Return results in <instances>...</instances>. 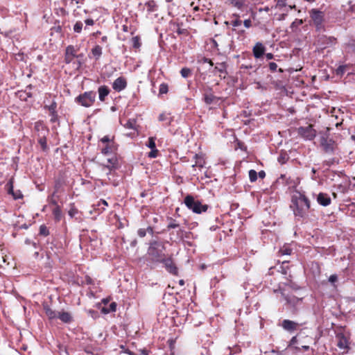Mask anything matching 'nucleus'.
Wrapping results in <instances>:
<instances>
[{
	"label": "nucleus",
	"mask_w": 355,
	"mask_h": 355,
	"mask_svg": "<svg viewBox=\"0 0 355 355\" xmlns=\"http://www.w3.org/2000/svg\"><path fill=\"white\" fill-rule=\"evenodd\" d=\"M77 50L75 49L73 46H68L66 48L65 52V61L67 63H70L75 57L77 58L81 59L83 58V54L76 55ZM81 65L80 60H78V67Z\"/></svg>",
	"instance_id": "obj_5"
},
{
	"label": "nucleus",
	"mask_w": 355,
	"mask_h": 355,
	"mask_svg": "<svg viewBox=\"0 0 355 355\" xmlns=\"http://www.w3.org/2000/svg\"><path fill=\"white\" fill-rule=\"evenodd\" d=\"M40 232L43 235H47L49 234L48 230L44 225L40 226Z\"/></svg>",
	"instance_id": "obj_42"
},
{
	"label": "nucleus",
	"mask_w": 355,
	"mask_h": 355,
	"mask_svg": "<svg viewBox=\"0 0 355 355\" xmlns=\"http://www.w3.org/2000/svg\"><path fill=\"white\" fill-rule=\"evenodd\" d=\"M101 205H103L104 207L101 208V211H103L105 209V207H107L108 204L105 200H101L100 202H98L97 205L98 207H100Z\"/></svg>",
	"instance_id": "obj_40"
},
{
	"label": "nucleus",
	"mask_w": 355,
	"mask_h": 355,
	"mask_svg": "<svg viewBox=\"0 0 355 355\" xmlns=\"http://www.w3.org/2000/svg\"><path fill=\"white\" fill-rule=\"evenodd\" d=\"M96 99V93L94 92H87L76 97V101L82 106L89 107L94 103Z\"/></svg>",
	"instance_id": "obj_4"
},
{
	"label": "nucleus",
	"mask_w": 355,
	"mask_h": 355,
	"mask_svg": "<svg viewBox=\"0 0 355 355\" xmlns=\"http://www.w3.org/2000/svg\"><path fill=\"white\" fill-rule=\"evenodd\" d=\"M311 13V17L314 22L315 25L317 27H319L321 26L323 19H324V15L323 12L315 9H312L310 12Z\"/></svg>",
	"instance_id": "obj_9"
},
{
	"label": "nucleus",
	"mask_w": 355,
	"mask_h": 355,
	"mask_svg": "<svg viewBox=\"0 0 355 355\" xmlns=\"http://www.w3.org/2000/svg\"><path fill=\"white\" fill-rule=\"evenodd\" d=\"M145 6L147 8L148 12H153L156 10L157 5L154 1H149L145 3Z\"/></svg>",
	"instance_id": "obj_23"
},
{
	"label": "nucleus",
	"mask_w": 355,
	"mask_h": 355,
	"mask_svg": "<svg viewBox=\"0 0 355 355\" xmlns=\"http://www.w3.org/2000/svg\"><path fill=\"white\" fill-rule=\"evenodd\" d=\"M185 205L194 213L201 214L207 210V205H202L200 201L195 200L193 196L188 195L184 198Z\"/></svg>",
	"instance_id": "obj_2"
},
{
	"label": "nucleus",
	"mask_w": 355,
	"mask_h": 355,
	"mask_svg": "<svg viewBox=\"0 0 355 355\" xmlns=\"http://www.w3.org/2000/svg\"><path fill=\"white\" fill-rule=\"evenodd\" d=\"M126 86L127 82L123 77L117 78L112 84V88L117 92L122 91L126 87Z\"/></svg>",
	"instance_id": "obj_10"
},
{
	"label": "nucleus",
	"mask_w": 355,
	"mask_h": 355,
	"mask_svg": "<svg viewBox=\"0 0 355 355\" xmlns=\"http://www.w3.org/2000/svg\"><path fill=\"white\" fill-rule=\"evenodd\" d=\"M116 164V159L113 155L111 157L107 158V162L103 164L104 168L109 170V173L110 172L111 169L114 167V166Z\"/></svg>",
	"instance_id": "obj_16"
},
{
	"label": "nucleus",
	"mask_w": 355,
	"mask_h": 355,
	"mask_svg": "<svg viewBox=\"0 0 355 355\" xmlns=\"http://www.w3.org/2000/svg\"><path fill=\"white\" fill-rule=\"evenodd\" d=\"M320 144L327 153H332L336 147L335 142L332 139L324 137L321 138Z\"/></svg>",
	"instance_id": "obj_7"
},
{
	"label": "nucleus",
	"mask_w": 355,
	"mask_h": 355,
	"mask_svg": "<svg viewBox=\"0 0 355 355\" xmlns=\"http://www.w3.org/2000/svg\"><path fill=\"white\" fill-rule=\"evenodd\" d=\"M155 140V139L154 137H150L148 139V141L146 145L149 148H150V149L156 148Z\"/></svg>",
	"instance_id": "obj_32"
},
{
	"label": "nucleus",
	"mask_w": 355,
	"mask_h": 355,
	"mask_svg": "<svg viewBox=\"0 0 355 355\" xmlns=\"http://www.w3.org/2000/svg\"><path fill=\"white\" fill-rule=\"evenodd\" d=\"M291 208L296 217L304 218L308 214L310 201L303 193L295 191L292 196Z\"/></svg>",
	"instance_id": "obj_1"
},
{
	"label": "nucleus",
	"mask_w": 355,
	"mask_h": 355,
	"mask_svg": "<svg viewBox=\"0 0 355 355\" xmlns=\"http://www.w3.org/2000/svg\"><path fill=\"white\" fill-rule=\"evenodd\" d=\"M138 234H139V235L140 236H141V237H143V236H144L146 235V232H145V231H144V230H139L138 231Z\"/></svg>",
	"instance_id": "obj_51"
},
{
	"label": "nucleus",
	"mask_w": 355,
	"mask_h": 355,
	"mask_svg": "<svg viewBox=\"0 0 355 355\" xmlns=\"http://www.w3.org/2000/svg\"><path fill=\"white\" fill-rule=\"evenodd\" d=\"M83 24L80 21H78L73 26V31L77 33H81L83 30Z\"/></svg>",
	"instance_id": "obj_28"
},
{
	"label": "nucleus",
	"mask_w": 355,
	"mask_h": 355,
	"mask_svg": "<svg viewBox=\"0 0 355 355\" xmlns=\"http://www.w3.org/2000/svg\"><path fill=\"white\" fill-rule=\"evenodd\" d=\"M266 48L261 42H257L253 47V55L256 58H261L265 53Z\"/></svg>",
	"instance_id": "obj_15"
},
{
	"label": "nucleus",
	"mask_w": 355,
	"mask_h": 355,
	"mask_svg": "<svg viewBox=\"0 0 355 355\" xmlns=\"http://www.w3.org/2000/svg\"><path fill=\"white\" fill-rule=\"evenodd\" d=\"M133 40H134V41H135L134 46H137V41H138L137 37H134V38H133Z\"/></svg>",
	"instance_id": "obj_57"
},
{
	"label": "nucleus",
	"mask_w": 355,
	"mask_h": 355,
	"mask_svg": "<svg viewBox=\"0 0 355 355\" xmlns=\"http://www.w3.org/2000/svg\"><path fill=\"white\" fill-rule=\"evenodd\" d=\"M195 158L196 159V164H193L192 166L195 167V166H198L200 168L203 167V166L205 164V161L203 160L202 157L201 155L196 154L195 155Z\"/></svg>",
	"instance_id": "obj_27"
},
{
	"label": "nucleus",
	"mask_w": 355,
	"mask_h": 355,
	"mask_svg": "<svg viewBox=\"0 0 355 355\" xmlns=\"http://www.w3.org/2000/svg\"><path fill=\"white\" fill-rule=\"evenodd\" d=\"M44 311H45V313L46 314V315L48 316V318L49 319H53V318H57L58 313H56L55 311H53L49 306H48L47 305H45L44 306Z\"/></svg>",
	"instance_id": "obj_19"
},
{
	"label": "nucleus",
	"mask_w": 355,
	"mask_h": 355,
	"mask_svg": "<svg viewBox=\"0 0 355 355\" xmlns=\"http://www.w3.org/2000/svg\"><path fill=\"white\" fill-rule=\"evenodd\" d=\"M269 68L272 71H275L277 69V64L275 62H270Z\"/></svg>",
	"instance_id": "obj_44"
},
{
	"label": "nucleus",
	"mask_w": 355,
	"mask_h": 355,
	"mask_svg": "<svg viewBox=\"0 0 355 355\" xmlns=\"http://www.w3.org/2000/svg\"><path fill=\"white\" fill-rule=\"evenodd\" d=\"M162 262L164 264L166 269L170 273L173 275L178 274V268L171 258L164 259Z\"/></svg>",
	"instance_id": "obj_11"
},
{
	"label": "nucleus",
	"mask_w": 355,
	"mask_h": 355,
	"mask_svg": "<svg viewBox=\"0 0 355 355\" xmlns=\"http://www.w3.org/2000/svg\"><path fill=\"white\" fill-rule=\"evenodd\" d=\"M53 214L56 220L59 221L62 217V211L59 206H56L53 210Z\"/></svg>",
	"instance_id": "obj_25"
},
{
	"label": "nucleus",
	"mask_w": 355,
	"mask_h": 355,
	"mask_svg": "<svg viewBox=\"0 0 355 355\" xmlns=\"http://www.w3.org/2000/svg\"><path fill=\"white\" fill-rule=\"evenodd\" d=\"M303 347H304L305 349H307L309 348V347H308V346H304Z\"/></svg>",
	"instance_id": "obj_63"
},
{
	"label": "nucleus",
	"mask_w": 355,
	"mask_h": 355,
	"mask_svg": "<svg viewBox=\"0 0 355 355\" xmlns=\"http://www.w3.org/2000/svg\"><path fill=\"white\" fill-rule=\"evenodd\" d=\"M92 55L96 58V60H98L102 55V48L99 45H96L92 49Z\"/></svg>",
	"instance_id": "obj_20"
},
{
	"label": "nucleus",
	"mask_w": 355,
	"mask_h": 355,
	"mask_svg": "<svg viewBox=\"0 0 355 355\" xmlns=\"http://www.w3.org/2000/svg\"><path fill=\"white\" fill-rule=\"evenodd\" d=\"M245 4V0H236L235 1V6L239 8H241Z\"/></svg>",
	"instance_id": "obj_41"
},
{
	"label": "nucleus",
	"mask_w": 355,
	"mask_h": 355,
	"mask_svg": "<svg viewBox=\"0 0 355 355\" xmlns=\"http://www.w3.org/2000/svg\"><path fill=\"white\" fill-rule=\"evenodd\" d=\"M231 23L232 25L236 28L241 26L242 21L239 18H236V19L232 20Z\"/></svg>",
	"instance_id": "obj_37"
},
{
	"label": "nucleus",
	"mask_w": 355,
	"mask_h": 355,
	"mask_svg": "<svg viewBox=\"0 0 355 355\" xmlns=\"http://www.w3.org/2000/svg\"><path fill=\"white\" fill-rule=\"evenodd\" d=\"M101 40H102L103 42H105L107 41V37L106 36H103L101 38Z\"/></svg>",
	"instance_id": "obj_58"
},
{
	"label": "nucleus",
	"mask_w": 355,
	"mask_h": 355,
	"mask_svg": "<svg viewBox=\"0 0 355 355\" xmlns=\"http://www.w3.org/2000/svg\"><path fill=\"white\" fill-rule=\"evenodd\" d=\"M217 98L212 94L211 93H209V94H205L204 95V100H205V102L206 103V104L207 105H210L212 103L214 102V101Z\"/></svg>",
	"instance_id": "obj_21"
},
{
	"label": "nucleus",
	"mask_w": 355,
	"mask_h": 355,
	"mask_svg": "<svg viewBox=\"0 0 355 355\" xmlns=\"http://www.w3.org/2000/svg\"><path fill=\"white\" fill-rule=\"evenodd\" d=\"M51 203H52V204H53V205H55V207H56V206H58V205L57 202H56L55 200L51 199Z\"/></svg>",
	"instance_id": "obj_56"
},
{
	"label": "nucleus",
	"mask_w": 355,
	"mask_h": 355,
	"mask_svg": "<svg viewBox=\"0 0 355 355\" xmlns=\"http://www.w3.org/2000/svg\"><path fill=\"white\" fill-rule=\"evenodd\" d=\"M298 326L297 322L289 320H284L282 323V327L288 331L296 330Z\"/></svg>",
	"instance_id": "obj_12"
},
{
	"label": "nucleus",
	"mask_w": 355,
	"mask_h": 355,
	"mask_svg": "<svg viewBox=\"0 0 355 355\" xmlns=\"http://www.w3.org/2000/svg\"><path fill=\"white\" fill-rule=\"evenodd\" d=\"M69 215L73 218L78 214V209L75 207L74 205H71L69 210L68 211Z\"/></svg>",
	"instance_id": "obj_31"
},
{
	"label": "nucleus",
	"mask_w": 355,
	"mask_h": 355,
	"mask_svg": "<svg viewBox=\"0 0 355 355\" xmlns=\"http://www.w3.org/2000/svg\"><path fill=\"white\" fill-rule=\"evenodd\" d=\"M345 66H340L337 69V74H343L345 72Z\"/></svg>",
	"instance_id": "obj_47"
},
{
	"label": "nucleus",
	"mask_w": 355,
	"mask_h": 355,
	"mask_svg": "<svg viewBox=\"0 0 355 355\" xmlns=\"http://www.w3.org/2000/svg\"><path fill=\"white\" fill-rule=\"evenodd\" d=\"M109 89L106 86H101L98 88V96L101 101L105 100V98L109 94Z\"/></svg>",
	"instance_id": "obj_17"
},
{
	"label": "nucleus",
	"mask_w": 355,
	"mask_h": 355,
	"mask_svg": "<svg viewBox=\"0 0 355 355\" xmlns=\"http://www.w3.org/2000/svg\"><path fill=\"white\" fill-rule=\"evenodd\" d=\"M245 28H250L252 26V21L250 19H245L243 21Z\"/></svg>",
	"instance_id": "obj_46"
},
{
	"label": "nucleus",
	"mask_w": 355,
	"mask_h": 355,
	"mask_svg": "<svg viewBox=\"0 0 355 355\" xmlns=\"http://www.w3.org/2000/svg\"><path fill=\"white\" fill-rule=\"evenodd\" d=\"M163 250L164 246L160 243H156L150 247L148 253L153 261L162 262L165 259Z\"/></svg>",
	"instance_id": "obj_3"
},
{
	"label": "nucleus",
	"mask_w": 355,
	"mask_h": 355,
	"mask_svg": "<svg viewBox=\"0 0 355 355\" xmlns=\"http://www.w3.org/2000/svg\"><path fill=\"white\" fill-rule=\"evenodd\" d=\"M179 226V225L175 222H171L168 225V229H173V228H176Z\"/></svg>",
	"instance_id": "obj_45"
},
{
	"label": "nucleus",
	"mask_w": 355,
	"mask_h": 355,
	"mask_svg": "<svg viewBox=\"0 0 355 355\" xmlns=\"http://www.w3.org/2000/svg\"><path fill=\"white\" fill-rule=\"evenodd\" d=\"M117 149L116 145L114 142L105 144V146L102 148L101 153L103 155H108L114 154Z\"/></svg>",
	"instance_id": "obj_13"
},
{
	"label": "nucleus",
	"mask_w": 355,
	"mask_h": 355,
	"mask_svg": "<svg viewBox=\"0 0 355 355\" xmlns=\"http://www.w3.org/2000/svg\"><path fill=\"white\" fill-rule=\"evenodd\" d=\"M159 121L165 120V115L164 114H160L159 116Z\"/></svg>",
	"instance_id": "obj_54"
},
{
	"label": "nucleus",
	"mask_w": 355,
	"mask_h": 355,
	"mask_svg": "<svg viewBox=\"0 0 355 355\" xmlns=\"http://www.w3.org/2000/svg\"><path fill=\"white\" fill-rule=\"evenodd\" d=\"M159 92L160 94H166L168 92V85L164 83L161 84Z\"/></svg>",
	"instance_id": "obj_35"
},
{
	"label": "nucleus",
	"mask_w": 355,
	"mask_h": 355,
	"mask_svg": "<svg viewBox=\"0 0 355 355\" xmlns=\"http://www.w3.org/2000/svg\"><path fill=\"white\" fill-rule=\"evenodd\" d=\"M180 74L184 78H188L191 75V70L189 68L184 67L181 69Z\"/></svg>",
	"instance_id": "obj_29"
},
{
	"label": "nucleus",
	"mask_w": 355,
	"mask_h": 355,
	"mask_svg": "<svg viewBox=\"0 0 355 355\" xmlns=\"http://www.w3.org/2000/svg\"><path fill=\"white\" fill-rule=\"evenodd\" d=\"M297 341V338L295 336L293 337L290 341V345H294Z\"/></svg>",
	"instance_id": "obj_53"
},
{
	"label": "nucleus",
	"mask_w": 355,
	"mask_h": 355,
	"mask_svg": "<svg viewBox=\"0 0 355 355\" xmlns=\"http://www.w3.org/2000/svg\"><path fill=\"white\" fill-rule=\"evenodd\" d=\"M8 185H9L8 193H11L15 199H18L21 197V195H20V194L17 195L13 193V188H12V185L11 183H9Z\"/></svg>",
	"instance_id": "obj_34"
},
{
	"label": "nucleus",
	"mask_w": 355,
	"mask_h": 355,
	"mask_svg": "<svg viewBox=\"0 0 355 355\" xmlns=\"http://www.w3.org/2000/svg\"><path fill=\"white\" fill-rule=\"evenodd\" d=\"M101 141L104 144H110L111 142H114L113 141V137L111 138L110 137V136H105L103 137L101 139Z\"/></svg>",
	"instance_id": "obj_33"
},
{
	"label": "nucleus",
	"mask_w": 355,
	"mask_h": 355,
	"mask_svg": "<svg viewBox=\"0 0 355 355\" xmlns=\"http://www.w3.org/2000/svg\"><path fill=\"white\" fill-rule=\"evenodd\" d=\"M337 280H338V276L336 275H331L329 277V282H331V284L335 283Z\"/></svg>",
	"instance_id": "obj_43"
},
{
	"label": "nucleus",
	"mask_w": 355,
	"mask_h": 355,
	"mask_svg": "<svg viewBox=\"0 0 355 355\" xmlns=\"http://www.w3.org/2000/svg\"><path fill=\"white\" fill-rule=\"evenodd\" d=\"M204 62H209V64H210L211 66H212V65H213V62H211V60H208L207 58H205V59H204Z\"/></svg>",
	"instance_id": "obj_55"
},
{
	"label": "nucleus",
	"mask_w": 355,
	"mask_h": 355,
	"mask_svg": "<svg viewBox=\"0 0 355 355\" xmlns=\"http://www.w3.org/2000/svg\"><path fill=\"white\" fill-rule=\"evenodd\" d=\"M172 0H166L167 2H171Z\"/></svg>",
	"instance_id": "obj_64"
},
{
	"label": "nucleus",
	"mask_w": 355,
	"mask_h": 355,
	"mask_svg": "<svg viewBox=\"0 0 355 355\" xmlns=\"http://www.w3.org/2000/svg\"><path fill=\"white\" fill-rule=\"evenodd\" d=\"M179 283L181 286H183L184 284V280H180Z\"/></svg>",
	"instance_id": "obj_59"
},
{
	"label": "nucleus",
	"mask_w": 355,
	"mask_h": 355,
	"mask_svg": "<svg viewBox=\"0 0 355 355\" xmlns=\"http://www.w3.org/2000/svg\"><path fill=\"white\" fill-rule=\"evenodd\" d=\"M277 6H284V3L283 1H281V3H278Z\"/></svg>",
	"instance_id": "obj_60"
},
{
	"label": "nucleus",
	"mask_w": 355,
	"mask_h": 355,
	"mask_svg": "<svg viewBox=\"0 0 355 355\" xmlns=\"http://www.w3.org/2000/svg\"><path fill=\"white\" fill-rule=\"evenodd\" d=\"M57 318L64 322H70L71 321V316L68 312H58Z\"/></svg>",
	"instance_id": "obj_18"
},
{
	"label": "nucleus",
	"mask_w": 355,
	"mask_h": 355,
	"mask_svg": "<svg viewBox=\"0 0 355 355\" xmlns=\"http://www.w3.org/2000/svg\"><path fill=\"white\" fill-rule=\"evenodd\" d=\"M266 58L268 59V60H271L273 58V55L271 53H266Z\"/></svg>",
	"instance_id": "obj_52"
},
{
	"label": "nucleus",
	"mask_w": 355,
	"mask_h": 355,
	"mask_svg": "<svg viewBox=\"0 0 355 355\" xmlns=\"http://www.w3.org/2000/svg\"><path fill=\"white\" fill-rule=\"evenodd\" d=\"M338 341L337 345L340 349L347 350L349 349V337L344 333H338L336 335Z\"/></svg>",
	"instance_id": "obj_8"
},
{
	"label": "nucleus",
	"mask_w": 355,
	"mask_h": 355,
	"mask_svg": "<svg viewBox=\"0 0 355 355\" xmlns=\"http://www.w3.org/2000/svg\"><path fill=\"white\" fill-rule=\"evenodd\" d=\"M259 176L260 178H262V179L264 178L265 176H266L265 172L263 171H259Z\"/></svg>",
	"instance_id": "obj_50"
},
{
	"label": "nucleus",
	"mask_w": 355,
	"mask_h": 355,
	"mask_svg": "<svg viewBox=\"0 0 355 355\" xmlns=\"http://www.w3.org/2000/svg\"><path fill=\"white\" fill-rule=\"evenodd\" d=\"M158 150L156 148L151 149V151L148 153V157L155 158L157 156Z\"/></svg>",
	"instance_id": "obj_39"
},
{
	"label": "nucleus",
	"mask_w": 355,
	"mask_h": 355,
	"mask_svg": "<svg viewBox=\"0 0 355 355\" xmlns=\"http://www.w3.org/2000/svg\"><path fill=\"white\" fill-rule=\"evenodd\" d=\"M214 73L215 74L219 73L220 76H222L223 75V78H225L226 72H225V69L224 65L220 64V67H218V66L215 67Z\"/></svg>",
	"instance_id": "obj_22"
},
{
	"label": "nucleus",
	"mask_w": 355,
	"mask_h": 355,
	"mask_svg": "<svg viewBox=\"0 0 355 355\" xmlns=\"http://www.w3.org/2000/svg\"><path fill=\"white\" fill-rule=\"evenodd\" d=\"M299 134L306 139L311 140L315 138L316 131L309 125L306 127H300L298 129Z\"/></svg>",
	"instance_id": "obj_6"
},
{
	"label": "nucleus",
	"mask_w": 355,
	"mask_h": 355,
	"mask_svg": "<svg viewBox=\"0 0 355 355\" xmlns=\"http://www.w3.org/2000/svg\"><path fill=\"white\" fill-rule=\"evenodd\" d=\"M281 252L282 254H291V250L290 249H284V250H281Z\"/></svg>",
	"instance_id": "obj_49"
},
{
	"label": "nucleus",
	"mask_w": 355,
	"mask_h": 355,
	"mask_svg": "<svg viewBox=\"0 0 355 355\" xmlns=\"http://www.w3.org/2000/svg\"><path fill=\"white\" fill-rule=\"evenodd\" d=\"M85 23L86 26H93L94 24V21L92 19H87L85 21Z\"/></svg>",
	"instance_id": "obj_48"
},
{
	"label": "nucleus",
	"mask_w": 355,
	"mask_h": 355,
	"mask_svg": "<svg viewBox=\"0 0 355 355\" xmlns=\"http://www.w3.org/2000/svg\"><path fill=\"white\" fill-rule=\"evenodd\" d=\"M116 304L115 302H112L110 304L109 307L107 308H105V307H103L102 309V312L105 314H107V313H109L110 312H114L116 311Z\"/></svg>",
	"instance_id": "obj_24"
},
{
	"label": "nucleus",
	"mask_w": 355,
	"mask_h": 355,
	"mask_svg": "<svg viewBox=\"0 0 355 355\" xmlns=\"http://www.w3.org/2000/svg\"><path fill=\"white\" fill-rule=\"evenodd\" d=\"M249 178L252 182L256 181L257 179V173L254 170H250L249 171Z\"/></svg>",
	"instance_id": "obj_30"
},
{
	"label": "nucleus",
	"mask_w": 355,
	"mask_h": 355,
	"mask_svg": "<svg viewBox=\"0 0 355 355\" xmlns=\"http://www.w3.org/2000/svg\"><path fill=\"white\" fill-rule=\"evenodd\" d=\"M124 127L128 129H134L135 128V122L132 121H128L124 125Z\"/></svg>",
	"instance_id": "obj_36"
},
{
	"label": "nucleus",
	"mask_w": 355,
	"mask_h": 355,
	"mask_svg": "<svg viewBox=\"0 0 355 355\" xmlns=\"http://www.w3.org/2000/svg\"><path fill=\"white\" fill-rule=\"evenodd\" d=\"M56 107H57V105L55 102H53L49 107H48V109L51 113V114L52 115V119H51V121H54L55 120V116H56Z\"/></svg>",
	"instance_id": "obj_26"
},
{
	"label": "nucleus",
	"mask_w": 355,
	"mask_h": 355,
	"mask_svg": "<svg viewBox=\"0 0 355 355\" xmlns=\"http://www.w3.org/2000/svg\"><path fill=\"white\" fill-rule=\"evenodd\" d=\"M298 24H302V19L299 20V21H298Z\"/></svg>",
	"instance_id": "obj_61"
},
{
	"label": "nucleus",
	"mask_w": 355,
	"mask_h": 355,
	"mask_svg": "<svg viewBox=\"0 0 355 355\" xmlns=\"http://www.w3.org/2000/svg\"><path fill=\"white\" fill-rule=\"evenodd\" d=\"M39 143L41 145V147L43 150H45L46 148V141L44 137H42L39 139Z\"/></svg>",
	"instance_id": "obj_38"
},
{
	"label": "nucleus",
	"mask_w": 355,
	"mask_h": 355,
	"mask_svg": "<svg viewBox=\"0 0 355 355\" xmlns=\"http://www.w3.org/2000/svg\"><path fill=\"white\" fill-rule=\"evenodd\" d=\"M318 202L322 206L326 207L331 204V198L328 194L324 193H320L317 197Z\"/></svg>",
	"instance_id": "obj_14"
},
{
	"label": "nucleus",
	"mask_w": 355,
	"mask_h": 355,
	"mask_svg": "<svg viewBox=\"0 0 355 355\" xmlns=\"http://www.w3.org/2000/svg\"><path fill=\"white\" fill-rule=\"evenodd\" d=\"M178 34H181V33H182V31H181L180 30H178Z\"/></svg>",
	"instance_id": "obj_62"
}]
</instances>
